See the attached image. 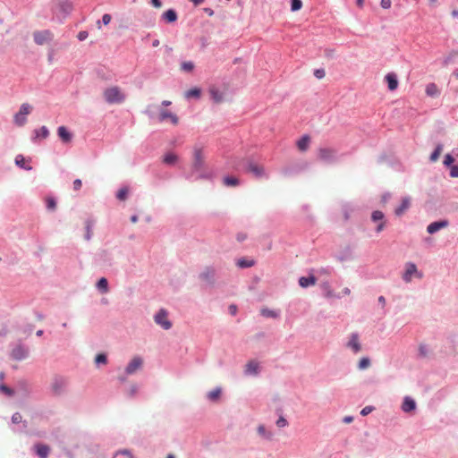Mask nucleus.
<instances>
[{
  "label": "nucleus",
  "mask_w": 458,
  "mask_h": 458,
  "mask_svg": "<svg viewBox=\"0 0 458 458\" xmlns=\"http://www.w3.org/2000/svg\"><path fill=\"white\" fill-rule=\"evenodd\" d=\"M103 97L109 105H120L126 99V94L118 86H110L104 89Z\"/></svg>",
  "instance_id": "obj_1"
},
{
  "label": "nucleus",
  "mask_w": 458,
  "mask_h": 458,
  "mask_svg": "<svg viewBox=\"0 0 458 458\" xmlns=\"http://www.w3.org/2000/svg\"><path fill=\"white\" fill-rule=\"evenodd\" d=\"M192 169L198 173L200 177L208 176L205 156L202 148H195L193 151Z\"/></svg>",
  "instance_id": "obj_2"
},
{
  "label": "nucleus",
  "mask_w": 458,
  "mask_h": 458,
  "mask_svg": "<svg viewBox=\"0 0 458 458\" xmlns=\"http://www.w3.org/2000/svg\"><path fill=\"white\" fill-rule=\"evenodd\" d=\"M32 111V106L28 103H23L18 113L13 116V121L17 126H23L27 123V115Z\"/></svg>",
  "instance_id": "obj_3"
},
{
  "label": "nucleus",
  "mask_w": 458,
  "mask_h": 458,
  "mask_svg": "<svg viewBox=\"0 0 458 458\" xmlns=\"http://www.w3.org/2000/svg\"><path fill=\"white\" fill-rule=\"evenodd\" d=\"M336 149L333 148H320L318 150V157L325 163H333L336 160Z\"/></svg>",
  "instance_id": "obj_4"
},
{
  "label": "nucleus",
  "mask_w": 458,
  "mask_h": 458,
  "mask_svg": "<svg viewBox=\"0 0 458 458\" xmlns=\"http://www.w3.org/2000/svg\"><path fill=\"white\" fill-rule=\"evenodd\" d=\"M54 38L53 33L48 30H38L33 33V38L37 45L42 46L50 42Z\"/></svg>",
  "instance_id": "obj_5"
},
{
  "label": "nucleus",
  "mask_w": 458,
  "mask_h": 458,
  "mask_svg": "<svg viewBox=\"0 0 458 458\" xmlns=\"http://www.w3.org/2000/svg\"><path fill=\"white\" fill-rule=\"evenodd\" d=\"M412 276H416L419 278L422 277V274L418 271L417 267L414 263H407L405 265V271L403 276V279L406 283H410L411 281Z\"/></svg>",
  "instance_id": "obj_6"
},
{
  "label": "nucleus",
  "mask_w": 458,
  "mask_h": 458,
  "mask_svg": "<svg viewBox=\"0 0 458 458\" xmlns=\"http://www.w3.org/2000/svg\"><path fill=\"white\" fill-rule=\"evenodd\" d=\"M67 386V381L65 378L61 377H56L53 379L51 383V390L54 394L59 395L61 394Z\"/></svg>",
  "instance_id": "obj_7"
},
{
  "label": "nucleus",
  "mask_w": 458,
  "mask_h": 458,
  "mask_svg": "<svg viewBox=\"0 0 458 458\" xmlns=\"http://www.w3.org/2000/svg\"><path fill=\"white\" fill-rule=\"evenodd\" d=\"M155 322L165 330L172 327V323L169 321L167 312L165 310H160L155 315Z\"/></svg>",
  "instance_id": "obj_8"
},
{
  "label": "nucleus",
  "mask_w": 458,
  "mask_h": 458,
  "mask_svg": "<svg viewBox=\"0 0 458 458\" xmlns=\"http://www.w3.org/2000/svg\"><path fill=\"white\" fill-rule=\"evenodd\" d=\"M143 359L140 356H135L131 359V360L128 363L125 368V372L127 375L134 374L136 371L140 369L143 366Z\"/></svg>",
  "instance_id": "obj_9"
},
{
  "label": "nucleus",
  "mask_w": 458,
  "mask_h": 458,
  "mask_svg": "<svg viewBox=\"0 0 458 458\" xmlns=\"http://www.w3.org/2000/svg\"><path fill=\"white\" fill-rule=\"evenodd\" d=\"M158 120L159 122L170 121L171 123L174 125H177L179 123V118L177 117V115L166 109L160 110L158 114Z\"/></svg>",
  "instance_id": "obj_10"
},
{
  "label": "nucleus",
  "mask_w": 458,
  "mask_h": 458,
  "mask_svg": "<svg viewBox=\"0 0 458 458\" xmlns=\"http://www.w3.org/2000/svg\"><path fill=\"white\" fill-rule=\"evenodd\" d=\"M384 213L379 210L374 211L371 215V219L373 222H380L377 226V233L382 232L385 228L386 221L384 220Z\"/></svg>",
  "instance_id": "obj_11"
},
{
  "label": "nucleus",
  "mask_w": 458,
  "mask_h": 458,
  "mask_svg": "<svg viewBox=\"0 0 458 458\" xmlns=\"http://www.w3.org/2000/svg\"><path fill=\"white\" fill-rule=\"evenodd\" d=\"M247 171L251 173L255 177L258 178L265 175L264 167L252 162L249 163Z\"/></svg>",
  "instance_id": "obj_12"
},
{
  "label": "nucleus",
  "mask_w": 458,
  "mask_h": 458,
  "mask_svg": "<svg viewBox=\"0 0 458 458\" xmlns=\"http://www.w3.org/2000/svg\"><path fill=\"white\" fill-rule=\"evenodd\" d=\"M447 225L448 222L446 220L433 222L428 225L427 231L428 233H435L440 229L445 228Z\"/></svg>",
  "instance_id": "obj_13"
},
{
  "label": "nucleus",
  "mask_w": 458,
  "mask_h": 458,
  "mask_svg": "<svg viewBox=\"0 0 458 458\" xmlns=\"http://www.w3.org/2000/svg\"><path fill=\"white\" fill-rule=\"evenodd\" d=\"M57 134L64 143H70L72 140V134L65 126H60L57 129Z\"/></svg>",
  "instance_id": "obj_14"
},
{
  "label": "nucleus",
  "mask_w": 458,
  "mask_h": 458,
  "mask_svg": "<svg viewBox=\"0 0 458 458\" xmlns=\"http://www.w3.org/2000/svg\"><path fill=\"white\" fill-rule=\"evenodd\" d=\"M386 81L387 82V87L389 90L394 91L398 87V80L397 76L394 72H389L385 77Z\"/></svg>",
  "instance_id": "obj_15"
},
{
  "label": "nucleus",
  "mask_w": 458,
  "mask_h": 458,
  "mask_svg": "<svg viewBox=\"0 0 458 458\" xmlns=\"http://www.w3.org/2000/svg\"><path fill=\"white\" fill-rule=\"evenodd\" d=\"M348 347L352 348L354 352H359L361 349L360 344L359 342V335L358 334L354 333L352 334L350 340L348 342Z\"/></svg>",
  "instance_id": "obj_16"
},
{
  "label": "nucleus",
  "mask_w": 458,
  "mask_h": 458,
  "mask_svg": "<svg viewBox=\"0 0 458 458\" xmlns=\"http://www.w3.org/2000/svg\"><path fill=\"white\" fill-rule=\"evenodd\" d=\"M416 408V403L411 397L406 396L402 404V410L404 412H410L414 411Z\"/></svg>",
  "instance_id": "obj_17"
},
{
  "label": "nucleus",
  "mask_w": 458,
  "mask_h": 458,
  "mask_svg": "<svg viewBox=\"0 0 458 458\" xmlns=\"http://www.w3.org/2000/svg\"><path fill=\"white\" fill-rule=\"evenodd\" d=\"M28 351L21 346L15 347L12 352V356L13 359L21 360L27 357Z\"/></svg>",
  "instance_id": "obj_18"
},
{
  "label": "nucleus",
  "mask_w": 458,
  "mask_h": 458,
  "mask_svg": "<svg viewBox=\"0 0 458 458\" xmlns=\"http://www.w3.org/2000/svg\"><path fill=\"white\" fill-rule=\"evenodd\" d=\"M316 283H317V278L313 275H310L308 277L301 276L299 279V284L302 288H306L310 285H315Z\"/></svg>",
  "instance_id": "obj_19"
},
{
  "label": "nucleus",
  "mask_w": 458,
  "mask_h": 458,
  "mask_svg": "<svg viewBox=\"0 0 458 458\" xmlns=\"http://www.w3.org/2000/svg\"><path fill=\"white\" fill-rule=\"evenodd\" d=\"M35 450L37 452V454L39 456V458H47L50 448L47 445L37 444L35 445Z\"/></svg>",
  "instance_id": "obj_20"
},
{
  "label": "nucleus",
  "mask_w": 458,
  "mask_h": 458,
  "mask_svg": "<svg viewBox=\"0 0 458 458\" xmlns=\"http://www.w3.org/2000/svg\"><path fill=\"white\" fill-rule=\"evenodd\" d=\"M162 18L165 21L172 23L177 21V13L174 10L169 9L162 14Z\"/></svg>",
  "instance_id": "obj_21"
},
{
  "label": "nucleus",
  "mask_w": 458,
  "mask_h": 458,
  "mask_svg": "<svg viewBox=\"0 0 458 458\" xmlns=\"http://www.w3.org/2000/svg\"><path fill=\"white\" fill-rule=\"evenodd\" d=\"M245 373L257 375L259 373V363L255 360H250L245 366Z\"/></svg>",
  "instance_id": "obj_22"
},
{
  "label": "nucleus",
  "mask_w": 458,
  "mask_h": 458,
  "mask_svg": "<svg viewBox=\"0 0 458 458\" xmlns=\"http://www.w3.org/2000/svg\"><path fill=\"white\" fill-rule=\"evenodd\" d=\"M310 143V136L304 135L297 141V147L301 151L304 152L309 148Z\"/></svg>",
  "instance_id": "obj_23"
},
{
  "label": "nucleus",
  "mask_w": 458,
  "mask_h": 458,
  "mask_svg": "<svg viewBox=\"0 0 458 458\" xmlns=\"http://www.w3.org/2000/svg\"><path fill=\"white\" fill-rule=\"evenodd\" d=\"M209 93L214 102L221 103L224 100V95L217 88H211Z\"/></svg>",
  "instance_id": "obj_24"
},
{
  "label": "nucleus",
  "mask_w": 458,
  "mask_h": 458,
  "mask_svg": "<svg viewBox=\"0 0 458 458\" xmlns=\"http://www.w3.org/2000/svg\"><path fill=\"white\" fill-rule=\"evenodd\" d=\"M178 161V157L174 153H167L163 157V162L166 165H173Z\"/></svg>",
  "instance_id": "obj_25"
},
{
  "label": "nucleus",
  "mask_w": 458,
  "mask_h": 458,
  "mask_svg": "<svg viewBox=\"0 0 458 458\" xmlns=\"http://www.w3.org/2000/svg\"><path fill=\"white\" fill-rule=\"evenodd\" d=\"M410 199L409 198H404L403 200H402V204L400 205V207H398L396 209H395V215L396 216H401L405 210H407L410 207Z\"/></svg>",
  "instance_id": "obj_26"
},
{
  "label": "nucleus",
  "mask_w": 458,
  "mask_h": 458,
  "mask_svg": "<svg viewBox=\"0 0 458 458\" xmlns=\"http://www.w3.org/2000/svg\"><path fill=\"white\" fill-rule=\"evenodd\" d=\"M34 133H35V137H34L35 140H38V139H46L49 135V131L46 126H42L38 130H36L34 131Z\"/></svg>",
  "instance_id": "obj_27"
},
{
  "label": "nucleus",
  "mask_w": 458,
  "mask_h": 458,
  "mask_svg": "<svg viewBox=\"0 0 458 458\" xmlns=\"http://www.w3.org/2000/svg\"><path fill=\"white\" fill-rule=\"evenodd\" d=\"M426 93L429 97H437L439 95V89L435 83H429L426 87Z\"/></svg>",
  "instance_id": "obj_28"
},
{
  "label": "nucleus",
  "mask_w": 458,
  "mask_h": 458,
  "mask_svg": "<svg viewBox=\"0 0 458 458\" xmlns=\"http://www.w3.org/2000/svg\"><path fill=\"white\" fill-rule=\"evenodd\" d=\"M97 287L102 293H106L109 291L106 278L101 277L97 283Z\"/></svg>",
  "instance_id": "obj_29"
},
{
  "label": "nucleus",
  "mask_w": 458,
  "mask_h": 458,
  "mask_svg": "<svg viewBox=\"0 0 458 458\" xmlns=\"http://www.w3.org/2000/svg\"><path fill=\"white\" fill-rule=\"evenodd\" d=\"M25 157L22 156V155H17L16 157H15V164L21 167V168H24L26 170H31V166H27L25 165Z\"/></svg>",
  "instance_id": "obj_30"
},
{
  "label": "nucleus",
  "mask_w": 458,
  "mask_h": 458,
  "mask_svg": "<svg viewBox=\"0 0 458 458\" xmlns=\"http://www.w3.org/2000/svg\"><path fill=\"white\" fill-rule=\"evenodd\" d=\"M184 96L186 98H198L200 96V89L198 88L191 89L185 92Z\"/></svg>",
  "instance_id": "obj_31"
},
{
  "label": "nucleus",
  "mask_w": 458,
  "mask_h": 458,
  "mask_svg": "<svg viewBox=\"0 0 458 458\" xmlns=\"http://www.w3.org/2000/svg\"><path fill=\"white\" fill-rule=\"evenodd\" d=\"M442 150H443L442 145L438 144L436 147V149L434 150V152L430 155V161H432V162L437 161V159L439 158V157L442 153Z\"/></svg>",
  "instance_id": "obj_32"
},
{
  "label": "nucleus",
  "mask_w": 458,
  "mask_h": 458,
  "mask_svg": "<svg viewBox=\"0 0 458 458\" xmlns=\"http://www.w3.org/2000/svg\"><path fill=\"white\" fill-rule=\"evenodd\" d=\"M221 395V389L220 388H216L212 391H210L208 394V397L210 401H213V402H216L219 399Z\"/></svg>",
  "instance_id": "obj_33"
},
{
  "label": "nucleus",
  "mask_w": 458,
  "mask_h": 458,
  "mask_svg": "<svg viewBox=\"0 0 458 458\" xmlns=\"http://www.w3.org/2000/svg\"><path fill=\"white\" fill-rule=\"evenodd\" d=\"M224 183L226 186H237L239 184V180L233 176H227L224 178Z\"/></svg>",
  "instance_id": "obj_34"
},
{
  "label": "nucleus",
  "mask_w": 458,
  "mask_h": 458,
  "mask_svg": "<svg viewBox=\"0 0 458 458\" xmlns=\"http://www.w3.org/2000/svg\"><path fill=\"white\" fill-rule=\"evenodd\" d=\"M194 69V64L191 61L182 62L181 64V70L190 72Z\"/></svg>",
  "instance_id": "obj_35"
},
{
  "label": "nucleus",
  "mask_w": 458,
  "mask_h": 458,
  "mask_svg": "<svg viewBox=\"0 0 458 458\" xmlns=\"http://www.w3.org/2000/svg\"><path fill=\"white\" fill-rule=\"evenodd\" d=\"M258 432L260 436H262L267 439H272V437H273L272 433L267 432L266 428L263 425H260L258 427Z\"/></svg>",
  "instance_id": "obj_36"
},
{
  "label": "nucleus",
  "mask_w": 458,
  "mask_h": 458,
  "mask_svg": "<svg viewBox=\"0 0 458 458\" xmlns=\"http://www.w3.org/2000/svg\"><path fill=\"white\" fill-rule=\"evenodd\" d=\"M237 265H238V267H242V268L250 267L254 265V261L242 259L237 261Z\"/></svg>",
  "instance_id": "obj_37"
},
{
  "label": "nucleus",
  "mask_w": 458,
  "mask_h": 458,
  "mask_svg": "<svg viewBox=\"0 0 458 458\" xmlns=\"http://www.w3.org/2000/svg\"><path fill=\"white\" fill-rule=\"evenodd\" d=\"M0 392L7 396H13L14 394V391L4 384L0 385Z\"/></svg>",
  "instance_id": "obj_38"
},
{
  "label": "nucleus",
  "mask_w": 458,
  "mask_h": 458,
  "mask_svg": "<svg viewBox=\"0 0 458 458\" xmlns=\"http://www.w3.org/2000/svg\"><path fill=\"white\" fill-rule=\"evenodd\" d=\"M128 189L127 188H122L118 191L116 197L120 200H125L128 196Z\"/></svg>",
  "instance_id": "obj_39"
},
{
  "label": "nucleus",
  "mask_w": 458,
  "mask_h": 458,
  "mask_svg": "<svg viewBox=\"0 0 458 458\" xmlns=\"http://www.w3.org/2000/svg\"><path fill=\"white\" fill-rule=\"evenodd\" d=\"M114 458H134V457L129 451L123 450V451L117 452L114 455Z\"/></svg>",
  "instance_id": "obj_40"
},
{
  "label": "nucleus",
  "mask_w": 458,
  "mask_h": 458,
  "mask_svg": "<svg viewBox=\"0 0 458 458\" xmlns=\"http://www.w3.org/2000/svg\"><path fill=\"white\" fill-rule=\"evenodd\" d=\"M261 314L267 318H277V316H278L276 311L268 310V309H262Z\"/></svg>",
  "instance_id": "obj_41"
},
{
  "label": "nucleus",
  "mask_w": 458,
  "mask_h": 458,
  "mask_svg": "<svg viewBox=\"0 0 458 458\" xmlns=\"http://www.w3.org/2000/svg\"><path fill=\"white\" fill-rule=\"evenodd\" d=\"M301 6H302L301 0H292L291 10L293 12L299 11L301 8Z\"/></svg>",
  "instance_id": "obj_42"
},
{
  "label": "nucleus",
  "mask_w": 458,
  "mask_h": 458,
  "mask_svg": "<svg viewBox=\"0 0 458 458\" xmlns=\"http://www.w3.org/2000/svg\"><path fill=\"white\" fill-rule=\"evenodd\" d=\"M370 366V360L369 358H362L359 362V369H365Z\"/></svg>",
  "instance_id": "obj_43"
},
{
  "label": "nucleus",
  "mask_w": 458,
  "mask_h": 458,
  "mask_svg": "<svg viewBox=\"0 0 458 458\" xmlns=\"http://www.w3.org/2000/svg\"><path fill=\"white\" fill-rule=\"evenodd\" d=\"M46 203H47V208L49 210H54L56 207V202H55V199L52 197L47 198Z\"/></svg>",
  "instance_id": "obj_44"
},
{
  "label": "nucleus",
  "mask_w": 458,
  "mask_h": 458,
  "mask_svg": "<svg viewBox=\"0 0 458 458\" xmlns=\"http://www.w3.org/2000/svg\"><path fill=\"white\" fill-rule=\"evenodd\" d=\"M92 225H93V223L89 220H88L86 222V235H85V238L86 240H89L91 238V228H92Z\"/></svg>",
  "instance_id": "obj_45"
},
{
  "label": "nucleus",
  "mask_w": 458,
  "mask_h": 458,
  "mask_svg": "<svg viewBox=\"0 0 458 458\" xmlns=\"http://www.w3.org/2000/svg\"><path fill=\"white\" fill-rule=\"evenodd\" d=\"M95 362L97 364H100V363L106 364V356L103 353L98 354L95 358Z\"/></svg>",
  "instance_id": "obj_46"
},
{
  "label": "nucleus",
  "mask_w": 458,
  "mask_h": 458,
  "mask_svg": "<svg viewBox=\"0 0 458 458\" xmlns=\"http://www.w3.org/2000/svg\"><path fill=\"white\" fill-rule=\"evenodd\" d=\"M288 425V422L286 419H284L283 416L279 417V419L276 420V426L278 428H284Z\"/></svg>",
  "instance_id": "obj_47"
},
{
  "label": "nucleus",
  "mask_w": 458,
  "mask_h": 458,
  "mask_svg": "<svg viewBox=\"0 0 458 458\" xmlns=\"http://www.w3.org/2000/svg\"><path fill=\"white\" fill-rule=\"evenodd\" d=\"M454 162V158L450 155L446 154L445 156L444 164L447 166L451 165Z\"/></svg>",
  "instance_id": "obj_48"
},
{
  "label": "nucleus",
  "mask_w": 458,
  "mask_h": 458,
  "mask_svg": "<svg viewBox=\"0 0 458 458\" xmlns=\"http://www.w3.org/2000/svg\"><path fill=\"white\" fill-rule=\"evenodd\" d=\"M21 420H22V417H21V413H19V412H15L12 416V421L14 424L20 423L21 421Z\"/></svg>",
  "instance_id": "obj_49"
},
{
  "label": "nucleus",
  "mask_w": 458,
  "mask_h": 458,
  "mask_svg": "<svg viewBox=\"0 0 458 458\" xmlns=\"http://www.w3.org/2000/svg\"><path fill=\"white\" fill-rule=\"evenodd\" d=\"M314 75L318 79H323L326 75V72L323 69H317L314 72Z\"/></svg>",
  "instance_id": "obj_50"
},
{
  "label": "nucleus",
  "mask_w": 458,
  "mask_h": 458,
  "mask_svg": "<svg viewBox=\"0 0 458 458\" xmlns=\"http://www.w3.org/2000/svg\"><path fill=\"white\" fill-rule=\"evenodd\" d=\"M88 36H89L88 32L85 30H82L78 33L77 38L79 40L83 41L88 38Z\"/></svg>",
  "instance_id": "obj_51"
},
{
  "label": "nucleus",
  "mask_w": 458,
  "mask_h": 458,
  "mask_svg": "<svg viewBox=\"0 0 458 458\" xmlns=\"http://www.w3.org/2000/svg\"><path fill=\"white\" fill-rule=\"evenodd\" d=\"M372 411H373V407H371V406H366V407H364V408L361 410L360 414H361L362 416H366V415L369 414Z\"/></svg>",
  "instance_id": "obj_52"
},
{
  "label": "nucleus",
  "mask_w": 458,
  "mask_h": 458,
  "mask_svg": "<svg viewBox=\"0 0 458 458\" xmlns=\"http://www.w3.org/2000/svg\"><path fill=\"white\" fill-rule=\"evenodd\" d=\"M391 4H392L391 0H381V2H380V5L384 9L390 8L391 7Z\"/></svg>",
  "instance_id": "obj_53"
},
{
  "label": "nucleus",
  "mask_w": 458,
  "mask_h": 458,
  "mask_svg": "<svg viewBox=\"0 0 458 458\" xmlns=\"http://www.w3.org/2000/svg\"><path fill=\"white\" fill-rule=\"evenodd\" d=\"M81 186H82L81 180H80V179L74 180V182H73L74 191H79L81 188Z\"/></svg>",
  "instance_id": "obj_54"
},
{
  "label": "nucleus",
  "mask_w": 458,
  "mask_h": 458,
  "mask_svg": "<svg viewBox=\"0 0 458 458\" xmlns=\"http://www.w3.org/2000/svg\"><path fill=\"white\" fill-rule=\"evenodd\" d=\"M450 175L452 177H458V165H453L451 167Z\"/></svg>",
  "instance_id": "obj_55"
},
{
  "label": "nucleus",
  "mask_w": 458,
  "mask_h": 458,
  "mask_svg": "<svg viewBox=\"0 0 458 458\" xmlns=\"http://www.w3.org/2000/svg\"><path fill=\"white\" fill-rule=\"evenodd\" d=\"M111 21V15L110 14H104L103 17H102V22L105 24V25H107L109 24Z\"/></svg>",
  "instance_id": "obj_56"
},
{
  "label": "nucleus",
  "mask_w": 458,
  "mask_h": 458,
  "mask_svg": "<svg viewBox=\"0 0 458 458\" xmlns=\"http://www.w3.org/2000/svg\"><path fill=\"white\" fill-rule=\"evenodd\" d=\"M151 4L155 7V8H161L162 7V3L160 0H151Z\"/></svg>",
  "instance_id": "obj_57"
},
{
  "label": "nucleus",
  "mask_w": 458,
  "mask_h": 458,
  "mask_svg": "<svg viewBox=\"0 0 458 458\" xmlns=\"http://www.w3.org/2000/svg\"><path fill=\"white\" fill-rule=\"evenodd\" d=\"M229 312H230L231 315L234 316L236 314V312H237V307L235 305H233V304L230 305L229 306Z\"/></svg>",
  "instance_id": "obj_58"
},
{
  "label": "nucleus",
  "mask_w": 458,
  "mask_h": 458,
  "mask_svg": "<svg viewBox=\"0 0 458 458\" xmlns=\"http://www.w3.org/2000/svg\"><path fill=\"white\" fill-rule=\"evenodd\" d=\"M204 12L208 15V16H213L214 15V11L211 9V8H204Z\"/></svg>",
  "instance_id": "obj_59"
},
{
  "label": "nucleus",
  "mask_w": 458,
  "mask_h": 458,
  "mask_svg": "<svg viewBox=\"0 0 458 458\" xmlns=\"http://www.w3.org/2000/svg\"><path fill=\"white\" fill-rule=\"evenodd\" d=\"M136 392H137V386L135 385L131 386V389H130V394L133 395L136 394Z\"/></svg>",
  "instance_id": "obj_60"
},
{
  "label": "nucleus",
  "mask_w": 458,
  "mask_h": 458,
  "mask_svg": "<svg viewBox=\"0 0 458 458\" xmlns=\"http://www.w3.org/2000/svg\"><path fill=\"white\" fill-rule=\"evenodd\" d=\"M191 2H192L194 4V5H199L201 4H203L205 2V0H190Z\"/></svg>",
  "instance_id": "obj_61"
},
{
  "label": "nucleus",
  "mask_w": 458,
  "mask_h": 458,
  "mask_svg": "<svg viewBox=\"0 0 458 458\" xmlns=\"http://www.w3.org/2000/svg\"><path fill=\"white\" fill-rule=\"evenodd\" d=\"M352 420H353L352 417L347 416V417H344L343 420L344 423H351L352 421Z\"/></svg>",
  "instance_id": "obj_62"
},
{
  "label": "nucleus",
  "mask_w": 458,
  "mask_h": 458,
  "mask_svg": "<svg viewBox=\"0 0 458 458\" xmlns=\"http://www.w3.org/2000/svg\"><path fill=\"white\" fill-rule=\"evenodd\" d=\"M378 301L382 304V306H385L386 304V299L384 296H379L378 297Z\"/></svg>",
  "instance_id": "obj_63"
},
{
  "label": "nucleus",
  "mask_w": 458,
  "mask_h": 458,
  "mask_svg": "<svg viewBox=\"0 0 458 458\" xmlns=\"http://www.w3.org/2000/svg\"><path fill=\"white\" fill-rule=\"evenodd\" d=\"M63 6L65 7V11H70L72 9V4L68 3L64 4Z\"/></svg>",
  "instance_id": "obj_64"
}]
</instances>
